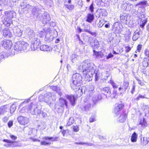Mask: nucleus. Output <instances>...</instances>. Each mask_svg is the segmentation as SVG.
I'll use <instances>...</instances> for the list:
<instances>
[{
    "label": "nucleus",
    "instance_id": "1",
    "mask_svg": "<svg viewBox=\"0 0 149 149\" xmlns=\"http://www.w3.org/2000/svg\"><path fill=\"white\" fill-rule=\"evenodd\" d=\"M78 69L82 72L86 81H89L92 80L91 77H93L94 74L95 81H97L99 79V71L95 70L93 64L90 63L88 61L82 62L79 66Z\"/></svg>",
    "mask_w": 149,
    "mask_h": 149
},
{
    "label": "nucleus",
    "instance_id": "2",
    "mask_svg": "<svg viewBox=\"0 0 149 149\" xmlns=\"http://www.w3.org/2000/svg\"><path fill=\"white\" fill-rule=\"evenodd\" d=\"M16 13L13 11H8L5 12V16L3 17L2 22L3 24L8 27L10 26L12 23L11 19L16 16Z\"/></svg>",
    "mask_w": 149,
    "mask_h": 149
},
{
    "label": "nucleus",
    "instance_id": "3",
    "mask_svg": "<svg viewBox=\"0 0 149 149\" xmlns=\"http://www.w3.org/2000/svg\"><path fill=\"white\" fill-rule=\"evenodd\" d=\"M82 77L81 75L78 73L73 74L72 76V84L71 87L72 89H74L76 87H79L82 83Z\"/></svg>",
    "mask_w": 149,
    "mask_h": 149
},
{
    "label": "nucleus",
    "instance_id": "4",
    "mask_svg": "<svg viewBox=\"0 0 149 149\" xmlns=\"http://www.w3.org/2000/svg\"><path fill=\"white\" fill-rule=\"evenodd\" d=\"M29 45L23 41L17 42L15 43L14 49L15 50L19 52L24 50L28 51L29 49Z\"/></svg>",
    "mask_w": 149,
    "mask_h": 149
},
{
    "label": "nucleus",
    "instance_id": "5",
    "mask_svg": "<svg viewBox=\"0 0 149 149\" xmlns=\"http://www.w3.org/2000/svg\"><path fill=\"white\" fill-rule=\"evenodd\" d=\"M37 108V106L36 104L31 103L30 104L24 107H23L21 110L20 112L24 113L26 111V109L29 111L33 115H40L41 113V111H38V112L35 111V108Z\"/></svg>",
    "mask_w": 149,
    "mask_h": 149
},
{
    "label": "nucleus",
    "instance_id": "6",
    "mask_svg": "<svg viewBox=\"0 0 149 149\" xmlns=\"http://www.w3.org/2000/svg\"><path fill=\"white\" fill-rule=\"evenodd\" d=\"M31 50L34 51L40 47V40L37 38L33 39L31 40Z\"/></svg>",
    "mask_w": 149,
    "mask_h": 149
},
{
    "label": "nucleus",
    "instance_id": "7",
    "mask_svg": "<svg viewBox=\"0 0 149 149\" xmlns=\"http://www.w3.org/2000/svg\"><path fill=\"white\" fill-rule=\"evenodd\" d=\"M45 102L48 104H50L56 100L54 96H52V93L48 92L45 94Z\"/></svg>",
    "mask_w": 149,
    "mask_h": 149
},
{
    "label": "nucleus",
    "instance_id": "8",
    "mask_svg": "<svg viewBox=\"0 0 149 149\" xmlns=\"http://www.w3.org/2000/svg\"><path fill=\"white\" fill-rule=\"evenodd\" d=\"M3 141L6 143L4 144L3 146L7 148L14 147L18 146L17 143L15 141H11L6 139H3Z\"/></svg>",
    "mask_w": 149,
    "mask_h": 149
},
{
    "label": "nucleus",
    "instance_id": "9",
    "mask_svg": "<svg viewBox=\"0 0 149 149\" xmlns=\"http://www.w3.org/2000/svg\"><path fill=\"white\" fill-rule=\"evenodd\" d=\"M43 24H46L48 23L50 20V18L49 14L47 12H44L40 18Z\"/></svg>",
    "mask_w": 149,
    "mask_h": 149
},
{
    "label": "nucleus",
    "instance_id": "10",
    "mask_svg": "<svg viewBox=\"0 0 149 149\" xmlns=\"http://www.w3.org/2000/svg\"><path fill=\"white\" fill-rule=\"evenodd\" d=\"M17 120L19 123L22 125H26L29 121V120L28 118L22 116H20L18 117L17 118Z\"/></svg>",
    "mask_w": 149,
    "mask_h": 149
},
{
    "label": "nucleus",
    "instance_id": "11",
    "mask_svg": "<svg viewBox=\"0 0 149 149\" xmlns=\"http://www.w3.org/2000/svg\"><path fill=\"white\" fill-rule=\"evenodd\" d=\"M123 107L124 105L123 104H116L114 109V113L117 115H119L120 113V111L123 109Z\"/></svg>",
    "mask_w": 149,
    "mask_h": 149
},
{
    "label": "nucleus",
    "instance_id": "12",
    "mask_svg": "<svg viewBox=\"0 0 149 149\" xmlns=\"http://www.w3.org/2000/svg\"><path fill=\"white\" fill-rule=\"evenodd\" d=\"M1 44L3 47L6 49H10L12 46V43L9 40H3L1 42Z\"/></svg>",
    "mask_w": 149,
    "mask_h": 149
},
{
    "label": "nucleus",
    "instance_id": "13",
    "mask_svg": "<svg viewBox=\"0 0 149 149\" xmlns=\"http://www.w3.org/2000/svg\"><path fill=\"white\" fill-rule=\"evenodd\" d=\"M13 31L14 34L16 36L20 37L22 35L23 31L18 26L14 27Z\"/></svg>",
    "mask_w": 149,
    "mask_h": 149
},
{
    "label": "nucleus",
    "instance_id": "14",
    "mask_svg": "<svg viewBox=\"0 0 149 149\" xmlns=\"http://www.w3.org/2000/svg\"><path fill=\"white\" fill-rule=\"evenodd\" d=\"M129 86V83L127 81H124L123 84L120 85V87L118 88L119 91H125L127 88Z\"/></svg>",
    "mask_w": 149,
    "mask_h": 149
},
{
    "label": "nucleus",
    "instance_id": "15",
    "mask_svg": "<svg viewBox=\"0 0 149 149\" xmlns=\"http://www.w3.org/2000/svg\"><path fill=\"white\" fill-rule=\"evenodd\" d=\"M102 91L103 92V93L106 95L107 98L110 97L111 92V89L109 87H105L103 89Z\"/></svg>",
    "mask_w": 149,
    "mask_h": 149
},
{
    "label": "nucleus",
    "instance_id": "16",
    "mask_svg": "<svg viewBox=\"0 0 149 149\" xmlns=\"http://www.w3.org/2000/svg\"><path fill=\"white\" fill-rule=\"evenodd\" d=\"M50 88L54 91H55L60 96L62 95V93L61 91V89L59 87L57 86H52L50 87Z\"/></svg>",
    "mask_w": 149,
    "mask_h": 149
},
{
    "label": "nucleus",
    "instance_id": "17",
    "mask_svg": "<svg viewBox=\"0 0 149 149\" xmlns=\"http://www.w3.org/2000/svg\"><path fill=\"white\" fill-rule=\"evenodd\" d=\"M40 48L41 50L46 52H50L52 50L51 47L46 45H43L40 46Z\"/></svg>",
    "mask_w": 149,
    "mask_h": 149
},
{
    "label": "nucleus",
    "instance_id": "18",
    "mask_svg": "<svg viewBox=\"0 0 149 149\" xmlns=\"http://www.w3.org/2000/svg\"><path fill=\"white\" fill-rule=\"evenodd\" d=\"M75 92L76 95L78 97L81 95L82 94V91L81 88H80V86L76 87L74 89H73Z\"/></svg>",
    "mask_w": 149,
    "mask_h": 149
},
{
    "label": "nucleus",
    "instance_id": "19",
    "mask_svg": "<svg viewBox=\"0 0 149 149\" xmlns=\"http://www.w3.org/2000/svg\"><path fill=\"white\" fill-rule=\"evenodd\" d=\"M67 98L69 100L72 106H74L75 104V99L74 97L72 95H67L66 96Z\"/></svg>",
    "mask_w": 149,
    "mask_h": 149
},
{
    "label": "nucleus",
    "instance_id": "20",
    "mask_svg": "<svg viewBox=\"0 0 149 149\" xmlns=\"http://www.w3.org/2000/svg\"><path fill=\"white\" fill-rule=\"evenodd\" d=\"M121 21L125 24L128 23L129 16L128 15H122L120 17V18Z\"/></svg>",
    "mask_w": 149,
    "mask_h": 149
},
{
    "label": "nucleus",
    "instance_id": "21",
    "mask_svg": "<svg viewBox=\"0 0 149 149\" xmlns=\"http://www.w3.org/2000/svg\"><path fill=\"white\" fill-rule=\"evenodd\" d=\"M59 103L61 107H64L65 106L66 108L68 107V102L66 100L60 98L59 99Z\"/></svg>",
    "mask_w": 149,
    "mask_h": 149
},
{
    "label": "nucleus",
    "instance_id": "22",
    "mask_svg": "<svg viewBox=\"0 0 149 149\" xmlns=\"http://www.w3.org/2000/svg\"><path fill=\"white\" fill-rule=\"evenodd\" d=\"M3 34L5 37L7 36L10 37L11 36V33L8 28H5L3 30Z\"/></svg>",
    "mask_w": 149,
    "mask_h": 149
},
{
    "label": "nucleus",
    "instance_id": "23",
    "mask_svg": "<svg viewBox=\"0 0 149 149\" xmlns=\"http://www.w3.org/2000/svg\"><path fill=\"white\" fill-rule=\"evenodd\" d=\"M91 104L87 102L86 103L84 107H80L81 108L82 111H87L89 110L91 108Z\"/></svg>",
    "mask_w": 149,
    "mask_h": 149
},
{
    "label": "nucleus",
    "instance_id": "24",
    "mask_svg": "<svg viewBox=\"0 0 149 149\" xmlns=\"http://www.w3.org/2000/svg\"><path fill=\"white\" fill-rule=\"evenodd\" d=\"M127 117V114H122L118 118L117 121L120 123H123L125 121Z\"/></svg>",
    "mask_w": 149,
    "mask_h": 149
},
{
    "label": "nucleus",
    "instance_id": "25",
    "mask_svg": "<svg viewBox=\"0 0 149 149\" xmlns=\"http://www.w3.org/2000/svg\"><path fill=\"white\" fill-rule=\"evenodd\" d=\"M86 21L91 23L94 19V16L93 14L88 13L87 16Z\"/></svg>",
    "mask_w": 149,
    "mask_h": 149
},
{
    "label": "nucleus",
    "instance_id": "26",
    "mask_svg": "<svg viewBox=\"0 0 149 149\" xmlns=\"http://www.w3.org/2000/svg\"><path fill=\"white\" fill-rule=\"evenodd\" d=\"M140 33L138 30H136L133 34L132 40L133 41H136L139 37Z\"/></svg>",
    "mask_w": 149,
    "mask_h": 149
},
{
    "label": "nucleus",
    "instance_id": "27",
    "mask_svg": "<svg viewBox=\"0 0 149 149\" xmlns=\"http://www.w3.org/2000/svg\"><path fill=\"white\" fill-rule=\"evenodd\" d=\"M143 17H141V20L142 21V23L140 24V27L142 28H143L145 24L146 23L147 20L144 17V15H143Z\"/></svg>",
    "mask_w": 149,
    "mask_h": 149
},
{
    "label": "nucleus",
    "instance_id": "28",
    "mask_svg": "<svg viewBox=\"0 0 149 149\" xmlns=\"http://www.w3.org/2000/svg\"><path fill=\"white\" fill-rule=\"evenodd\" d=\"M138 137V135L135 132H134L132 134L131 138V141L132 142H135L137 141Z\"/></svg>",
    "mask_w": 149,
    "mask_h": 149
},
{
    "label": "nucleus",
    "instance_id": "29",
    "mask_svg": "<svg viewBox=\"0 0 149 149\" xmlns=\"http://www.w3.org/2000/svg\"><path fill=\"white\" fill-rule=\"evenodd\" d=\"M28 35L29 38L31 39H33V38H35V33L33 30H29L28 32Z\"/></svg>",
    "mask_w": 149,
    "mask_h": 149
},
{
    "label": "nucleus",
    "instance_id": "30",
    "mask_svg": "<svg viewBox=\"0 0 149 149\" xmlns=\"http://www.w3.org/2000/svg\"><path fill=\"white\" fill-rule=\"evenodd\" d=\"M143 66L147 67L149 65V59L148 58H144L142 62Z\"/></svg>",
    "mask_w": 149,
    "mask_h": 149
},
{
    "label": "nucleus",
    "instance_id": "31",
    "mask_svg": "<svg viewBox=\"0 0 149 149\" xmlns=\"http://www.w3.org/2000/svg\"><path fill=\"white\" fill-rule=\"evenodd\" d=\"M33 10L34 11V9H33ZM41 11L39 9H36L34 14L37 17V18H39L41 16Z\"/></svg>",
    "mask_w": 149,
    "mask_h": 149
},
{
    "label": "nucleus",
    "instance_id": "32",
    "mask_svg": "<svg viewBox=\"0 0 149 149\" xmlns=\"http://www.w3.org/2000/svg\"><path fill=\"white\" fill-rule=\"evenodd\" d=\"M75 144H78V145H85L86 146H94V144L91 143H88L86 142H75L74 143Z\"/></svg>",
    "mask_w": 149,
    "mask_h": 149
},
{
    "label": "nucleus",
    "instance_id": "33",
    "mask_svg": "<svg viewBox=\"0 0 149 149\" xmlns=\"http://www.w3.org/2000/svg\"><path fill=\"white\" fill-rule=\"evenodd\" d=\"M146 122L144 118H142L139 120V124L141 125L142 126L144 127L146 126Z\"/></svg>",
    "mask_w": 149,
    "mask_h": 149
},
{
    "label": "nucleus",
    "instance_id": "34",
    "mask_svg": "<svg viewBox=\"0 0 149 149\" xmlns=\"http://www.w3.org/2000/svg\"><path fill=\"white\" fill-rule=\"evenodd\" d=\"M109 82L113 88L114 89V90H115L116 88H117L118 87L119 85L117 84L114 82L113 81L110 80Z\"/></svg>",
    "mask_w": 149,
    "mask_h": 149
},
{
    "label": "nucleus",
    "instance_id": "35",
    "mask_svg": "<svg viewBox=\"0 0 149 149\" xmlns=\"http://www.w3.org/2000/svg\"><path fill=\"white\" fill-rule=\"evenodd\" d=\"M94 52L96 57L98 58H102L104 54L101 52H95L94 50Z\"/></svg>",
    "mask_w": 149,
    "mask_h": 149
},
{
    "label": "nucleus",
    "instance_id": "36",
    "mask_svg": "<svg viewBox=\"0 0 149 149\" xmlns=\"http://www.w3.org/2000/svg\"><path fill=\"white\" fill-rule=\"evenodd\" d=\"M20 6L21 8L23 9H25V10L28 9L30 6L28 4L26 5V4L22 2L21 3Z\"/></svg>",
    "mask_w": 149,
    "mask_h": 149
},
{
    "label": "nucleus",
    "instance_id": "37",
    "mask_svg": "<svg viewBox=\"0 0 149 149\" xmlns=\"http://www.w3.org/2000/svg\"><path fill=\"white\" fill-rule=\"evenodd\" d=\"M149 142L148 139L147 137H143V140L141 141V144L142 145H146Z\"/></svg>",
    "mask_w": 149,
    "mask_h": 149
},
{
    "label": "nucleus",
    "instance_id": "38",
    "mask_svg": "<svg viewBox=\"0 0 149 149\" xmlns=\"http://www.w3.org/2000/svg\"><path fill=\"white\" fill-rule=\"evenodd\" d=\"M91 89H89L88 91V93L90 97L92 96V95L93 94L94 90V86H91Z\"/></svg>",
    "mask_w": 149,
    "mask_h": 149
},
{
    "label": "nucleus",
    "instance_id": "39",
    "mask_svg": "<svg viewBox=\"0 0 149 149\" xmlns=\"http://www.w3.org/2000/svg\"><path fill=\"white\" fill-rule=\"evenodd\" d=\"M44 31H43L42 30L41 31H38V33L37 34V36L40 38L44 36L45 35V33L44 32Z\"/></svg>",
    "mask_w": 149,
    "mask_h": 149
},
{
    "label": "nucleus",
    "instance_id": "40",
    "mask_svg": "<svg viewBox=\"0 0 149 149\" xmlns=\"http://www.w3.org/2000/svg\"><path fill=\"white\" fill-rule=\"evenodd\" d=\"M117 94V91L116 90H114L112 94H110V97H111L112 98H115Z\"/></svg>",
    "mask_w": 149,
    "mask_h": 149
},
{
    "label": "nucleus",
    "instance_id": "41",
    "mask_svg": "<svg viewBox=\"0 0 149 149\" xmlns=\"http://www.w3.org/2000/svg\"><path fill=\"white\" fill-rule=\"evenodd\" d=\"M6 111V109L4 106H2L0 108V114L1 115L3 114Z\"/></svg>",
    "mask_w": 149,
    "mask_h": 149
},
{
    "label": "nucleus",
    "instance_id": "42",
    "mask_svg": "<svg viewBox=\"0 0 149 149\" xmlns=\"http://www.w3.org/2000/svg\"><path fill=\"white\" fill-rule=\"evenodd\" d=\"M19 0H10V4L9 5L10 6H13L14 5L16 4V3Z\"/></svg>",
    "mask_w": 149,
    "mask_h": 149
},
{
    "label": "nucleus",
    "instance_id": "43",
    "mask_svg": "<svg viewBox=\"0 0 149 149\" xmlns=\"http://www.w3.org/2000/svg\"><path fill=\"white\" fill-rule=\"evenodd\" d=\"M91 40H93L92 38L91 37L89 38L88 40V42H90V45L92 46H95L96 45H97V44L95 45V42H97V41L94 40V44H93V43L91 42Z\"/></svg>",
    "mask_w": 149,
    "mask_h": 149
},
{
    "label": "nucleus",
    "instance_id": "44",
    "mask_svg": "<svg viewBox=\"0 0 149 149\" xmlns=\"http://www.w3.org/2000/svg\"><path fill=\"white\" fill-rule=\"evenodd\" d=\"M45 95L43 96L42 95H40L38 99L39 101L40 102H45Z\"/></svg>",
    "mask_w": 149,
    "mask_h": 149
},
{
    "label": "nucleus",
    "instance_id": "45",
    "mask_svg": "<svg viewBox=\"0 0 149 149\" xmlns=\"http://www.w3.org/2000/svg\"><path fill=\"white\" fill-rule=\"evenodd\" d=\"M65 7L70 10H72L74 8V6L73 5H65Z\"/></svg>",
    "mask_w": 149,
    "mask_h": 149
},
{
    "label": "nucleus",
    "instance_id": "46",
    "mask_svg": "<svg viewBox=\"0 0 149 149\" xmlns=\"http://www.w3.org/2000/svg\"><path fill=\"white\" fill-rule=\"evenodd\" d=\"M40 144L44 146H49L51 144V143L47 142L45 141H42L41 142Z\"/></svg>",
    "mask_w": 149,
    "mask_h": 149
},
{
    "label": "nucleus",
    "instance_id": "47",
    "mask_svg": "<svg viewBox=\"0 0 149 149\" xmlns=\"http://www.w3.org/2000/svg\"><path fill=\"white\" fill-rule=\"evenodd\" d=\"M101 13L102 15L103 16H106L107 15V13L106 10L103 9L101 10Z\"/></svg>",
    "mask_w": 149,
    "mask_h": 149
},
{
    "label": "nucleus",
    "instance_id": "48",
    "mask_svg": "<svg viewBox=\"0 0 149 149\" xmlns=\"http://www.w3.org/2000/svg\"><path fill=\"white\" fill-rule=\"evenodd\" d=\"M42 30L44 31V32L45 33V35L48 34L50 30V28L49 27L45 28Z\"/></svg>",
    "mask_w": 149,
    "mask_h": 149
},
{
    "label": "nucleus",
    "instance_id": "49",
    "mask_svg": "<svg viewBox=\"0 0 149 149\" xmlns=\"http://www.w3.org/2000/svg\"><path fill=\"white\" fill-rule=\"evenodd\" d=\"M145 55L147 57L149 58V50L148 49H146L144 51Z\"/></svg>",
    "mask_w": 149,
    "mask_h": 149
},
{
    "label": "nucleus",
    "instance_id": "50",
    "mask_svg": "<svg viewBox=\"0 0 149 149\" xmlns=\"http://www.w3.org/2000/svg\"><path fill=\"white\" fill-rule=\"evenodd\" d=\"M96 96H94L92 98V101L94 104H95L98 101V99L97 98Z\"/></svg>",
    "mask_w": 149,
    "mask_h": 149
},
{
    "label": "nucleus",
    "instance_id": "51",
    "mask_svg": "<svg viewBox=\"0 0 149 149\" xmlns=\"http://www.w3.org/2000/svg\"><path fill=\"white\" fill-rule=\"evenodd\" d=\"M0 4L6 5L8 4V0H0Z\"/></svg>",
    "mask_w": 149,
    "mask_h": 149
},
{
    "label": "nucleus",
    "instance_id": "52",
    "mask_svg": "<svg viewBox=\"0 0 149 149\" xmlns=\"http://www.w3.org/2000/svg\"><path fill=\"white\" fill-rule=\"evenodd\" d=\"M9 119V117L8 116H5L2 119L3 122L6 123Z\"/></svg>",
    "mask_w": 149,
    "mask_h": 149
},
{
    "label": "nucleus",
    "instance_id": "53",
    "mask_svg": "<svg viewBox=\"0 0 149 149\" xmlns=\"http://www.w3.org/2000/svg\"><path fill=\"white\" fill-rule=\"evenodd\" d=\"M72 120V118H70L69 121L68 123V125H70L73 123L74 121Z\"/></svg>",
    "mask_w": 149,
    "mask_h": 149
},
{
    "label": "nucleus",
    "instance_id": "54",
    "mask_svg": "<svg viewBox=\"0 0 149 149\" xmlns=\"http://www.w3.org/2000/svg\"><path fill=\"white\" fill-rule=\"evenodd\" d=\"M94 7L93 6V3H92L90 5L89 7V10L92 12H93L94 11Z\"/></svg>",
    "mask_w": 149,
    "mask_h": 149
},
{
    "label": "nucleus",
    "instance_id": "55",
    "mask_svg": "<svg viewBox=\"0 0 149 149\" xmlns=\"http://www.w3.org/2000/svg\"><path fill=\"white\" fill-rule=\"evenodd\" d=\"M148 98L147 97H145L143 95H139V96L137 97L136 98V100H139L140 98Z\"/></svg>",
    "mask_w": 149,
    "mask_h": 149
},
{
    "label": "nucleus",
    "instance_id": "56",
    "mask_svg": "<svg viewBox=\"0 0 149 149\" xmlns=\"http://www.w3.org/2000/svg\"><path fill=\"white\" fill-rule=\"evenodd\" d=\"M53 139V137H49L48 136H45L43 137V139L45 140H52Z\"/></svg>",
    "mask_w": 149,
    "mask_h": 149
},
{
    "label": "nucleus",
    "instance_id": "57",
    "mask_svg": "<svg viewBox=\"0 0 149 149\" xmlns=\"http://www.w3.org/2000/svg\"><path fill=\"white\" fill-rule=\"evenodd\" d=\"M73 129L75 132H77L79 130V127L77 126H74Z\"/></svg>",
    "mask_w": 149,
    "mask_h": 149
},
{
    "label": "nucleus",
    "instance_id": "58",
    "mask_svg": "<svg viewBox=\"0 0 149 149\" xmlns=\"http://www.w3.org/2000/svg\"><path fill=\"white\" fill-rule=\"evenodd\" d=\"M142 45L139 44V45L137 47V49L136 50L137 52H139L142 48Z\"/></svg>",
    "mask_w": 149,
    "mask_h": 149
},
{
    "label": "nucleus",
    "instance_id": "59",
    "mask_svg": "<svg viewBox=\"0 0 149 149\" xmlns=\"http://www.w3.org/2000/svg\"><path fill=\"white\" fill-rule=\"evenodd\" d=\"M30 100V99H28L27 100H26L24 102H22L20 105V106H22L23 104L24 103H28Z\"/></svg>",
    "mask_w": 149,
    "mask_h": 149
},
{
    "label": "nucleus",
    "instance_id": "60",
    "mask_svg": "<svg viewBox=\"0 0 149 149\" xmlns=\"http://www.w3.org/2000/svg\"><path fill=\"white\" fill-rule=\"evenodd\" d=\"M13 125V121H10L8 123V126L10 128Z\"/></svg>",
    "mask_w": 149,
    "mask_h": 149
},
{
    "label": "nucleus",
    "instance_id": "61",
    "mask_svg": "<svg viewBox=\"0 0 149 149\" xmlns=\"http://www.w3.org/2000/svg\"><path fill=\"white\" fill-rule=\"evenodd\" d=\"M95 118L94 116H91L89 119V122H93L95 121Z\"/></svg>",
    "mask_w": 149,
    "mask_h": 149
},
{
    "label": "nucleus",
    "instance_id": "62",
    "mask_svg": "<svg viewBox=\"0 0 149 149\" xmlns=\"http://www.w3.org/2000/svg\"><path fill=\"white\" fill-rule=\"evenodd\" d=\"M10 138L13 140H15L17 139V137L13 135L10 134Z\"/></svg>",
    "mask_w": 149,
    "mask_h": 149
},
{
    "label": "nucleus",
    "instance_id": "63",
    "mask_svg": "<svg viewBox=\"0 0 149 149\" xmlns=\"http://www.w3.org/2000/svg\"><path fill=\"white\" fill-rule=\"evenodd\" d=\"M76 55L75 54H72L71 56V59L72 62H73Z\"/></svg>",
    "mask_w": 149,
    "mask_h": 149
},
{
    "label": "nucleus",
    "instance_id": "64",
    "mask_svg": "<svg viewBox=\"0 0 149 149\" xmlns=\"http://www.w3.org/2000/svg\"><path fill=\"white\" fill-rule=\"evenodd\" d=\"M113 56V55H112L111 53L109 54L107 56L106 58L107 59L112 57Z\"/></svg>",
    "mask_w": 149,
    "mask_h": 149
}]
</instances>
